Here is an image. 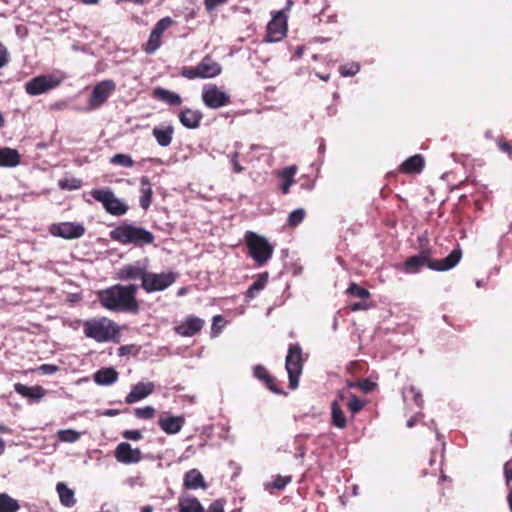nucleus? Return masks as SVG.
Returning <instances> with one entry per match:
<instances>
[{
  "mask_svg": "<svg viewBox=\"0 0 512 512\" xmlns=\"http://www.w3.org/2000/svg\"><path fill=\"white\" fill-rule=\"evenodd\" d=\"M303 53H304V47H303V46H299V47H297V48H296V50H295V54H296L298 57L302 56V54H303Z\"/></svg>",
  "mask_w": 512,
  "mask_h": 512,
  "instance_id": "61",
  "label": "nucleus"
},
{
  "mask_svg": "<svg viewBox=\"0 0 512 512\" xmlns=\"http://www.w3.org/2000/svg\"><path fill=\"white\" fill-rule=\"evenodd\" d=\"M227 1L228 0H205L204 4H205L206 10L210 12V11L214 10L215 7H217L221 4H224Z\"/></svg>",
  "mask_w": 512,
  "mask_h": 512,
  "instance_id": "52",
  "label": "nucleus"
},
{
  "mask_svg": "<svg viewBox=\"0 0 512 512\" xmlns=\"http://www.w3.org/2000/svg\"><path fill=\"white\" fill-rule=\"evenodd\" d=\"M202 114L197 110L184 109L179 115V120L188 129H195L199 126Z\"/></svg>",
  "mask_w": 512,
  "mask_h": 512,
  "instance_id": "20",
  "label": "nucleus"
},
{
  "mask_svg": "<svg viewBox=\"0 0 512 512\" xmlns=\"http://www.w3.org/2000/svg\"><path fill=\"white\" fill-rule=\"evenodd\" d=\"M20 506L17 500L6 493L0 494V512H17Z\"/></svg>",
  "mask_w": 512,
  "mask_h": 512,
  "instance_id": "31",
  "label": "nucleus"
},
{
  "mask_svg": "<svg viewBox=\"0 0 512 512\" xmlns=\"http://www.w3.org/2000/svg\"><path fill=\"white\" fill-rule=\"evenodd\" d=\"M137 286L115 285L99 292L101 304L113 311H137L138 304L135 299Z\"/></svg>",
  "mask_w": 512,
  "mask_h": 512,
  "instance_id": "1",
  "label": "nucleus"
},
{
  "mask_svg": "<svg viewBox=\"0 0 512 512\" xmlns=\"http://www.w3.org/2000/svg\"><path fill=\"white\" fill-rule=\"evenodd\" d=\"M220 321H222V317L221 316H219V315L214 316V318H213V327H212V333L214 334V336L217 335V333L214 331V328L216 327V323L220 322Z\"/></svg>",
  "mask_w": 512,
  "mask_h": 512,
  "instance_id": "59",
  "label": "nucleus"
},
{
  "mask_svg": "<svg viewBox=\"0 0 512 512\" xmlns=\"http://www.w3.org/2000/svg\"><path fill=\"white\" fill-rule=\"evenodd\" d=\"M0 432L10 433L11 429L9 427L5 426V425L0 424Z\"/></svg>",
  "mask_w": 512,
  "mask_h": 512,
  "instance_id": "63",
  "label": "nucleus"
},
{
  "mask_svg": "<svg viewBox=\"0 0 512 512\" xmlns=\"http://www.w3.org/2000/svg\"><path fill=\"white\" fill-rule=\"evenodd\" d=\"M184 424V418L181 416H170L166 418H160L158 425L167 434L178 433Z\"/></svg>",
  "mask_w": 512,
  "mask_h": 512,
  "instance_id": "18",
  "label": "nucleus"
},
{
  "mask_svg": "<svg viewBox=\"0 0 512 512\" xmlns=\"http://www.w3.org/2000/svg\"><path fill=\"white\" fill-rule=\"evenodd\" d=\"M423 166V157L421 155H414L402 163L401 170L406 173L420 172Z\"/></svg>",
  "mask_w": 512,
  "mask_h": 512,
  "instance_id": "29",
  "label": "nucleus"
},
{
  "mask_svg": "<svg viewBox=\"0 0 512 512\" xmlns=\"http://www.w3.org/2000/svg\"><path fill=\"white\" fill-rule=\"evenodd\" d=\"M91 196L103 205L105 211L113 216H122L128 211V205L117 198L110 188L93 189Z\"/></svg>",
  "mask_w": 512,
  "mask_h": 512,
  "instance_id": "6",
  "label": "nucleus"
},
{
  "mask_svg": "<svg viewBox=\"0 0 512 512\" xmlns=\"http://www.w3.org/2000/svg\"><path fill=\"white\" fill-rule=\"evenodd\" d=\"M290 481V476H277L272 482L271 487L275 489H283Z\"/></svg>",
  "mask_w": 512,
  "mask_h": 512,
  "instance_id": "46",
  "label": "nucleus"
},
{
  "mask_svg": "<svg viewBox=\"0 0 512 512\" xmlns=\"http://www.w3.org/2000/svg\"><path fill=\"white\" fill-rule=\"evenodd\" d=\"M350 308L352 311L368 310L370 308V304L366 300H363L361 302L351 304Z\"/></svg>",
  "mask_w": 512,
  "mask_h": 512,
  "instance_id": "55",
  "label": "nucleus"
},
{
  "mask_svg": "<svg viewBox=\"0 0 512 512\" xmlns=\"http://www.w3.org/2000/svg\"><path fill=\"white\" fill-rule=\"evenodd\" d=\"M135 415L141 419H151L155 415V409L151 406H145L135 409Z\"/></svg>",
  "mask_w": 512,
  "mask_h": 512,
  "instance_id": "43",
  "label": "nucleus"
},
{
  "mask_svg": "<svg viewBox=\"0 0 512 512\" xmlns=\"http://www.w3.org/2000/svg\"><path fill=\"white\" fill-rule=\"evenodd\" d=\"M145 273L146 271L141 267L128 265L119 271V278L122 280L140 278L143 281V275H145Z\"/></svg>",
  "mask_w": 512,
  "mask_h": 512,
  "instance_id": "30",
  "label": "nucleus"
},
{
  "mask_svg": "<svg viewBox=\"0 0 512 512\" xmlns=\"http://www.w3.org/2000/svg\"><path fill=\"white\" fill-rule=\"evenodd\" d=\"M9 61V54L6 47L0 42V68L7 65Z\"/></svg>",
  "mask_w": 512,
  "mask_h": 512,
  "instance_id": "50",
  "label": "nucleus"
},
{
  "mask_svg": "<svg viewBox=\"0 0 512 512\" xmlns=\"http://www.w3.org/2000/svg\"><path fill=\"white\" fill-rule=\"evenodd\" d=\"M181 75L188 79L200 78L198 67H185L181 71Z\"/></svg>",
  "mask_w": 512,
  "mask_h": 512,
  "instance_id": "47",
  "label": "nucleus"
},
{
  "mask_svg": "<svg viewBox=\"0 0 512 512\" xmlns=\"http://www.w3.org/2000/svg\"><path fill=\"white\" fill-rule=\"evenodd\" d=\"M499 147L502 151L507 152V153H511V151H512L511 146L506 142L500 143Z\"/></svg>",
  "mask_w": 512,
  "mask_h": 512,
  "instance_id": "58",
  "label": "nucleus"
},
{
  "mask_svg": "<svg viewBox=\"0 0 512 512\" xmlns=\"http://www.w3.org/2000/svg\"><path fill=\"white\" fill-rule=\"evenodd\" d=\"M332 421L338 428H344L346 425L344 413L336 402L332 404Z\"/></svg>",
  "mask_w": 512,
  "mask_h": 512,
  "instance_id": "34",
  "label": "nucleus"
},
{
  "mask_svg": "<svg viewBox=\"0 0 512 512\" xmlns=\"http://www.w3.org/2000/svg\"><path fill=\"white\" fill-rule=\"evenodd\" d=\"M45 375H51L58 371V367L50 364H43L38 368Z\"/></svg>",
  "mask_w": 512,
  "mask_h": 512,
  "instance_id": "51",
  "label": "nucleus"
},
{
  "mask_svg": "<svg viewBox=\"0 0 512 512\" xmlns=\"http://www.w3.org/2000/svg\"><path fill=\"white\" fill-rule=\"evenodd\" d=\"M154 388L155 386L152 382L137 383L135 386H133L130 393L127 395L125 402L128 404L138 402L152 394Z\"/></svg>",
  "mask_w": 512,
  "mask_h": 512,
  "instance_id": "15",
  "label": "nucleus"
},
{
  "mask_svg": "<svg viewBox=\"0 0 512 512\" xmlns=\"http://www.w3.org/2000/svg\"><path fill=\"white\" fill-rule=\"evenodd\" d=\"M111 238L125 245H144L154 241V236L151 232L130 224H124L112 230Z\"/></svg>",
  "mask_w": 512,
  "mask_h": 512,
  "instance_id": "4",
  "label": "nucleus"
},
{
  "mask_svg": "<svg viewBox=\"0 0 512 512\" xmlns=\"http://www.w3.org/2000/svg\"><path fill=\"white\" fill-rule=\"evenodd\" d=\"M140 192H141V197H140V206L146 210L149 208L150 204H151V200H152V194H153V191H152V186H151V183L149 181V179L147 177H142L141 180H140Z\"/></svg>",
  "mask_w": 512,
  "mask_h": 512,
  "instance_id": "26",
  "label": "nucleus"
},
{
  "mask_svg": "<svg viewBox=\"0 0 512 512\" xmlns=\"http://www.w3.org/2000/svg\"><path fill=\"white\" fill-rule=\"evenodd\" d=\"M296 174V167L290 166L285 168L281 174L280 177L284 180V183L282 184V191L283 193H288L290 186L294 182V175Z\"/></svg>",
  "mask_w": 512,
  "mask_h": 512,
  "instance_id": "32",
  "label": "nucleus"
},
{
  "mask_svg": "<svg viewBox=\"0 0 512 512\" xmlns=\"http://www.w3.org/2000/svg\"><path fill=\"white\" fill-rule=\"evenodd\" d=\"M115 458L120 463H138L141 460V451L137 448L133 449L130 444L123 442L116 447Z\"/></svg>",
  "mask_w": 512,
  "mask_h": 512,
  "instance_id": "14",
  "label": "nucleus"
},
{
  "mask_svg": "<svg viewBox=\"0 0 512 512\" xmlns=\"http://www.w3.org/2000/svg\"><path fill=\"white\" fill-rule=\"evenodd\" d=\"M153 95L158 100L164 101L170 105L179 106L182 103V99L178 94L164 88H156Z\"/></svg>",
  "mask_w": 512,
  "mask_h": 512,
  "instance_id": "28",
  "label": "nucleus"
},
{
  "mask_svg": "<svg viewBox=\"0 0 512 512\" xmlns=\"http://www.w3.org/2000/svg\"><path fill=\"white\" fill-rule=\"evenodd\" d=\"M245 241L249 249L250 256L258 265H264L271 258L273 246L265 237L249 231L245 235Z\"/></svg>",
  "mask_w": 512,
  "mask_h": 512,
  "instance_id": "5",
  "label": "nucleus"
},
{
  "mask_svg": "<svg viewBox=\"0 0 512 512\" xmlns=\"http://www.w3.org/2000/svg\"><path fill=\"white\" fill-rule=\"evenodd\" d=\"M57 436L62 442L74 443L81 437V433L73 429L59 430Z\"/></svg>",
  "mask_w": 512,
  "mask_h": 512,
  "instance_id": "33",
  "label": "nucleus"
},
{
  "mask_svg": "<svg viewBox=\"0 0 512 512\" xmlns=\"http://www.w3.org/2000/svg\"><path fill=\"white\" fill-rule=\"evenodd\" d=\"M200 78H213L221 73V66L211 57H204L197 65Z\"/></svg>",
  "mask_w": 512,
  "mask_h": 512,
  "instance_id": "17",
  "label": "nucleus"
},
{
  "mask_svg": "<svg viewBox=\"0 0 512 512\" xmlns=\"http://www.w3.org/2000/svg\"><path fill=\"white\" fill-rule=\"evenodd\" d=\"M286 370L289 377V386L291 389L298 387V378L302 372L301 348L297 345H291L286 357Z\"/></svg>",
  "mask_w": 512,
  "mask_h": 512,
  "instance_id": "7",
  "label": "nucleus"
},
{
  "mask_svg": "<svg viewBox=\"0 0 512 512\" xmlns=\"http://www.w3.org/2000/svg\"><path fill=\"white\" fill-rule=\"evenodd\" d=\"M176 280L173 272L151 273L143 275L142 287L147 292L163 291L172 285Z\"/></svg>",
  "mask_w": 512,
  "mask_h": 512,
  "instance_id": "8",
  "label": "nucleus"
},
{
  "mask_svg": "<svg viewBox=\"0 0 512 512\" xmlns=\"http://www.w3.org/2000/svg\"><path fill=\"white\" fill-rule=\"evenodd\" d=\"M229 95L219 89L216 85H206L202 91V100L209 107L217 109L223 107L229 102Z\"/></svg>",
  "mask_w": 512,
  "mask_h": 512,
  "instance_id": "11",
  "label": "nucleus"
},
{
  "mask_svg": "<svg viewBox=\"0 0 512 512\" xmlns=\"http://www.w3.org/2000/svg\"><path fill=\"white\" fill-rule=\"evenodd\" d=\"M184 486L187 489H205L206 483L200 471L191 469L184 476Z\"/></svg>",
  "mask_w": 512,
  "mask_h": 512,
  "instance_id": "21",
  "label": "nucleus"
},
{
  "mask_svg": "<svg viewBox=\"0 0 512 512\" xmlns=\"http://www.w3.org/2000/svg\"><path fill=\"white\" fill-rule=\"evenodd\" d=\"M115 83L112 80H104L98 83L91 94L89 104L90 107L96 109L100 107L115 90Z\"/></svg>",
  "mask_w": 512,
  "mask_h": 512,
  "instance_id": "12",
  "label": "nucleus"
},
{
  "mask_svg": "<svg viewBox=\"0 0 512 512\" xmlns=\"http://www.w3.org/2000/svg\"><path fill=\"white\" fill-rule=\"evenodd\" d=\"M348 407L353 413H357L363 407V403L355 396H352L348 403Z\"/></svg>",
  "mask_w": 512,
  "mask_h": 512,
  "instance_id": "48",
  "label": "nucleus"
},
{
  "mask_svg": "<svg viewBox=\"0 0 512 512\" xmlns=\"http://www.w3.org/2000/svg\"><path fill=\"white\" fill-rule=\"evenodd\" d=\"M82 182L77 178L62 179L59 181V187L67 190H77L81 187Z\"/></svg>",
  "mask_w": 512,
  "mask_h": 512,
  "instance_id": "42",
  "label": "nucleus"
},
{
  "mask_svg": "<svg viewBox=\"0 0 512 512\" xmlns=\"http://www.w3.org/2000/svg\"><path fill=\"white\" fill-rule=\"evenodd\" d=\"M411 392L414 393V398H415V402H416L417 406L421 407L422 406V400H421L420 393L416 392L414 387H411Z\"/></svg>",
  "mask_w": 512,
  "mask_h": 512,
  "instance_id": "57",
  "label": "nucleus"
},
{
  "mask_svg": "<svg viewBox=\"0 0 512 512\" xmlns=\"http://www.w3.org/2000/svg\"><path fill=\"white\" fill-rule=\"evenodd\" d=\"M359 387L361 388L362 391L368 393L374 389L375 383L370 382L369 380H364L361 383H359Z\"/></svg>",
  "mask_w": 512,
  "mask_h": 512,
  "instance_id": "56",
  "label": "nucleus"
},
{
  "mask_svg": "<svg viewBox=\"0 0 512 512\" xmlns=\"http://www.w3.org/2000/svg\"><path fill=\"white\" fill-rule=\"evenodd\" d=\"M254 375L258 379L265 381L271 390L276 391L272 387L273 379L270 377V375L267 373L266 369L263 366H256L254 369Z\"/></svg>",
  "mask_w": 512,
  "mask_h": 512,
  "instance_id": "40",
  "label": "nucleus"
},
{
  "mask_svg": "<svg viewBox=\"0 0 512 512\" xmlns=\"http://www.w3.org/2000/svg\"><path fill=\"white\" fill-rule=\"evenodd\" d=\"M15 391L26 398H31L35 400L41 399L45 395V391L41 386H26L21 383H17L14 385Z\"/></svg>",
  "mask_w": 512,
  "mask_h": 512,
  "instance_id": "23",
  "label": "nucleus"
},
{
  "mask_svg": "<svg viewBox=\"0 0 512 512\" xmlns=\"http://www.w3.org/2000/svg\"><path fill=\"white\" fill-rule=\"evenodd\" d=\"M505 478L506 484L509 487V493L507 495V501L509 504V508L512 512V467L510 469L505 470Z\"/></svg>",
  "mask_w": 512,
  "mask_h": 512,
  "instance_id": "45",
  "label": "nucleus"
},
{
  "mask_svg": "<svg viewBox=\"0 0 512 512\" xmlns=\"http://www.w3.org/2000/svg\"><path fill=\"white\" fill-rule=\"evenodd\" d=\"M171 25L172 19L170 17L162 18L155 24L151 32L162 38L164 31L168 29Z\"/></svg>",
  "mask_w": 512,
  "mask_h": 512,
  "instance_id": "39",
  "label": "nucleus"
},
{
  "mask_svg": "<svg viewBox=\"0 0 512 512\" xmlns=\"http://www.w3.org/2000/svg\"><path fill=\"white\" fill-rule=\"evenodd\" d=\"M118 378V373L113 368H103L94 374V381L99 385H110Z\"/></svg>",
  "mask_w": 512,
  "mask_h": 512,
  "instance_id": "25",
  "label": "nucleus"
},
{
  "mask_svg": "<svg viewBox=\"0 0 512 512\" xmlns=\"http://www.w3.org/2000/svg\"><path fill=\"white\" fill-rule=\"evenodd\" d=\"M414 423H415V419H414V418H411V419H409V420H408V422H407V426H408V427H412V426L414 425Z\"/></svg>",
  "mask_w": 512,
  "mask_h": 512,
  "instance_id": "64",
  "label": "nucleus"
},
{
  "mask_svg": "<svg viewBox=\"0 0 512 512\" xmlns=\"http://www.w3.org/2000/svg\"><path fill=\"white\" fill-rule=\"evenodd\" d=\"M56 491L61 504L65 507H72L76 503L74 491L68 488L64 483L59 482L56 485Z\"/></svg>",
  "mask_w": 512,
  "mask_h": 512,
  "instance_id": "27",
  "label": "nucleus"
},
{
  "mask_svg": "<svg viewBox=\"0 0 512 512\" xmlns=\"http://www.w3.org/2000/svg\"><path fill=\"white\" fill-rule=\"evenodd\" d=\"M110 162L115 165H120L124 167H132L134 165L133 159L127 154H115Z\"/></svg>",
  "mask_w": 512,
  "mask_h": 512,
  "instance_id": "38",
  "label": "nucleus"
},
{
  "mask_svg": "<svg viewBox=\"0 0 512 512\" xmlns=\"http://www.w3.org/2000/svg\"><path fill=\"white\" fill-rule=\"evenodd\" d=\"M5 447V441L2 438H0V456L4 453Z\"/></svg>",
  "mask_w": 512,
  "mask_h": 512,
  "instance_id": "62",
  "label": "nucleus"
},
{
  "mask_svg": "<svg viewBox=\"0 0 512 512\" xmlns=\"http://www.w3.org/2000/svg\"><path fill=\"white\" fill-rule=\"evenodd\" d=\"M267 273L259 276V278L249 287L247 291V298L252 299L255 297L257 291L262 290L267 284Z\"/></svg>",
  "mask_w": 512,
  "mask_h": 512,
  "instance_id": "35",
  "label": "nucleus"
},
{
  "mask_svg": "<svg viewBox=\"0 0 512 512\" xmlns=\"http://www.w3.org/2000/svg\"><path fill=\"white\" fill-rule=\"evenodd\" d=\"M123 437L128 440L137 441L142 438V433L139 430H126L123 433Z\"/></svg>",
  "mask_w": 512,
  "mask_h": 512,
  "instance_id": "49",
  "label": "nucleus"
},
{
  "mask_svg": "<svg viewBox=\"0 0 512 512\" xmlns=\"http://www.w3.org/2000/svg\"><path fill=\"white\" fill-rule=\"evenodd\" d=\"M173 133L174 129L170 125L166 127H155L152 131L153 136L161 147L170 145Z\"/></svg>",
  "mask_w": 512,
  "mask_h": 512,
  "instance_id": "24",
  "label": "nucleus"
},
{
  "mask_svg": "<svg viewBox=\"0 0 512 512\" xmlns=\"http://www.w3.org/2000/svg\"><path fill=\"white\" fill-rule=\"evenodd\" d=\"M208 512H224V504L222 501L216 500L210 504Z\"/></svg>",
  "mask_w": 512,
  "mask_h": 512,
  "instance_id": "54",
  "label": "nucleus"
},
{
  "mask_svg": "<svg viewBox=\"0 0 512 512\" xmlns=\"http://www.w3.org/2000/svg\"><path fill=\"white\" fill-rule=\"evenodd\" d=\"M79 1L86 5H92V4L99 3L100 0H79Z\"/></svg>",
  "mask_w": 512,
  "mask_h": 512,
  "instance_id": "60",
  "label": "nucleus"
},
{
  "mask_svg": "<svg viewBox=\"0 0 512 512\" xmlns=\"http://www.w3.org/2000/svg\"><path fill=\"white\" fill-rule=\"evenodd\" d=\"M461 259V251L453 250L447 257L441 260H430L427 252H421L419 255L410 257L404 265L407 272H417L419 268L427 265L432 270L447 271L455 267Z\"/></svg>",
  "mask_w": 512,
  "mask_h": 512,
  "instance_id": "2",
  "label": "nucleus"
},
{
  "mask_svg": "<svg viewBox=\"0 0 512 512\" xmlns=\"http://www.w3.org/2000/svg\"><path fill=\"white\" fill-rule=\"evenodd\" d=\"M306 212L302 208H298L294 211H292L287 219V223L291 227H296L299 225L305 218Z\"/></svg>",
  "mask_w": 512,
  "mask_h": 512,
  "instance_id": "36",
  "label": "nucleus"
},
{
  "mask_svg": "<svg viewBox=\"0 0 512 512\" xmlns=\"http://www.w3.org/2000/svg\"><path fill=\"white\" fill-rule=\"evenodd\" d=\"M179 512H204V508L195 497L183 495L179 498Z\"/></svg>",
  "mask_w": 512,
  "mask_h": 512,
  "instance_id": "22",
  "label": "nucleus"
},
{
  "mask_svg": "<svg viewBox=\"0 0 512 512\" xmlns=\"http://www.w3.org/2000/svg\"><path fill=\"white\" fill-rule=\"evenodd\" d=\"M287 33V18L282 11H278L267 25L266 41L270 43L282 40Z\"/></svg>",
  "mask_w": 512,
  "mask_h": 512,
  "instance_id": "10",
  "label": "nucleus"
},
{
  "mask_svg": "<svg viewBox=\"0 0 512 512\" xmlns=\"http://www.w3.org/2000/svg\"><path fill=\"white\" fill-rule=\"evenodd\" d=\"M21 156L16 149L0 148V167L12 168L19 165Z\"/></svg>",
  "mask_w": 512,
  "mask_h": 512,
  "instance_id": "19",
  "label": "nucleus"
},
{
  "mask_svg": "<svg viewBox=\"0 0 512 512\" xmlns=\"http://www.w3.org/2000/svg\"><path fill=\"white\" fill-rule=\"evenodd\" d=\"M204 325V321L198 317L190 316L182 324L175 327L177 334L190 337L199 332Z\"/></svg>",
  "mask_w": 512,
  "mask_h": 512,
  "instance_id": "16",
  "label": "nucleus"
},
{
  "mask_svg": "<svg viewBox=\"0 0 512 512\" xmlns=\"http://www.w3.org/2000/svg\"><path fill=\"white\" fill-rule=\"evenodd\" d=\"M359 64L353 63L349 66L344 65L339 68L340 74L344 77L353 76L359 71Z\"/></svg>",
  "mask_w": 512,
  "mask_h": 512,
  "instance_id": "44",
  "label": "nucleus"
},
{
  "mask_svg": "<svg viewBox=\"0 0 512 512\" xmlns=\"http://www.w3.org/2000/svg\"><path fill=\"white\" fill-rule=\"evenodd\" d=\"M231 163L233 165L234 172L241 173L244 170V168L238 162V152H234L231 155Z\"/></svg>",
  "mask_w": 512,
  "mask_h": 512,
  "instance_id": "53",
  "label": "nucleus"
},
{
  "mask_svg": "<svg viewBox=\"0 0 512 512\" xmlns=\"http://www.w3.org/2000/svg\"><path fill=\"white\" fill-rule=\"evenodd\" d=\"M160 45L161 37L151 32L149 39L144 47V51L147 54H152L160 47Z\"/></svg>",
  "mask_w": 512,
  "mask_h": 512,
  "instance_id": "37",
  "label": "nucleus"
},
{
  "mask_svg": "<svg viewBox=\"0 0 512 512\" xmlns=\"http://www.w3.org/2000/svg\"><path fill=\"white\" fill-rule=\"evenodd\" d=\"M347 292L353 296H356V297H359L363 300H366L367 298H369L370 296V293L367 289L365 288H362L360 286H358L357 284L353 283L349 286V288L347 289Z\"/></svg>",
  "mask_w": 512,
  "mask_h": 512,
  "instance_id": "41",
  "label": "nucleus"
},
{
  "mask_svg": "<svg viewBox=\"0 0 512 512\" xmlns=\"http://www.w3.org/2000/svg\"><path fill=\"white\" fill-rule=\"evenodd\" d=\"M85 232V229L80 224L64 222L53 224L50 227V233L54 236L62 237L64 239L80 238Z\"/></svg>",
  "mask_w": 512,
  "mask_h": 512,
  "instance_id": "13",
  "label": "nucleus"
},
{
  "mask_svg": "<svg viewBox=\"0 0 512 512\" xmlns=\"http://www.w3.org/2000/svg\"><path fill=\"white\" fill-rule=\"evenodd\" d=\"M83 332L86 337L97 342L113 340L119 333L117 325L108 318L91 319L83 324Z\"/></svg>",
  "mask_w": 512,
  "mask_h": 512,
  "instance_id": "3",
  "label": "nucleus"
},
{
  "mask_svg": "<svg viewBox=\"0 0 512 512\" xmlns=\"http://www.w3.org/2000/svg\"><path fill=\"white\" fill-rule=\"evenodd\" d=\"M61 82L62 78L54 74L40 75L28 81L25 89L29 95L36 96L57 87Z\"/></svg>",
  "mask_w": 512,
  "mask_h": 512,
  "instance_id": "9",
  "label": "nucleus"
}]
</instances>
